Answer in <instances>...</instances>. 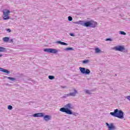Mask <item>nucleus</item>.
Here are the masks:
<instances>
[{
	"label": "nucleus",
	"mask_w": 130,
	"mask_h": 130,
	"mask_svg": "<svg viewBox=\"0 0 130 130\" xmlns=\"http://www.w3.org/2000/svg\"><path fill=\"white\" fill-rule=\"evenodd\" d=\"M74 24H78L82 25V26H84V27H90L91 28H95L97 26V22L94 21L93 20H90L88 21H84L80 20L79 21H76L73 22Z\"/></svg>",
	"instance_id": "obj_1"
},
{
	"label": "nucleus",
	"mask_w": 130,
	"mask_h": 130,
	"mask_svg": "<svg viewBox=\"0 0 130 130\" xmlns=\"http://www.w3.org/2000/svg\"><path fill=\"white\" fill-rule=\"evenodd\" d=\"M112 116H114V117H117L118 118H120V119H123L124 118V113L121 110H118V109H116L114 110L113 112H111L110 113Z\"/></svg>",
	"instance_id": "obj_2"
},
{
	"label": "nucleus",
	"mask_w": 130,
	"mask_h": 130,
	"mask_svg": "<svg viewBox=\"0 0 130 130\" xmlns=\"http://www.w3.org/2000/svg\"><path fill=\"white\" fill-rule=\"evenodd\" d=\"M70 91H72L73 92H70L68 94H64L63 96H62L61 98L62 99H66V98L72 96V97H75L76 95L78 94V90L76 89L75 88H73L72 90H70Z\"/></svg>",
	"instance_id": "obj_3"
},
{
	"label": "nucleus",
	"mask_w": 130,
	"mask_h": 130,
	"mask_svg": "<svg viewBox=\"0 0 130 130\" xmlns=\"http://www.w3.org/2000/svg\"><path fill=\"white\" fill-rule=\"evenodd\" d=\"M113 49L116 51H121L123 52H127V50H125V48L123 46L119 45L114 47Z\"/></svg>",
	"instance_id": "obj_4"
},
{
	"label": "nucleus",
	"mask_w": 130,
	"mask_h": 130,
	"mask_svg": "<svg viewBox=\"0 0 130 130\" xmlns=\"http://www.w3.org/2000/svg\"><path fill=\"white\" fill-rule=\"evenodd\" d=\"M80 71L82 75H90L91 71L88 69H86L85 68L80 67Z\"/></svg>",
	"instance_id": "obj_5"
},
{
	"label": "nucleus",
	"mask_w": 130,
	"mask_h": 130,
	"mask_svg": "<svg viewBox=\"0 0 130 130\" xmlns=\"http://www.w3.org/2000/svg\"><path fill=\"white\" fill-rule=\"evenodd\" d=\"M11 13V11L8 9H5L3 11V19L4 20H9L10 19V16H9V14Z\"/></svg>",
	"instance_id": "obj_6"
},
{
	"label": "nucleus",
	"mask_w": 130,
	"mask_h": 130,
	"mask_svg": "<svg viewBox=\"0 0 130 130\" xmlns=\"http://www.w3.org/2000/svg\"><path fill=\"white\" fill-rule=\"evenodd\" d=\"M44 51L45 52H48V53H57L58 52V50L55 49H52V48H46L44 49Z\"/></svg>",
	"instance_id": "obj_7"
},
{
	"label": "nucleus",
	"mask_w": 130,
	"mask_h": 130,
	"mask_svg": "<svg viewBox=\"0 0 130 130\" xmlns=\"http://www.w3.org/2000/svg\"><path fill=\"white\" fill-rule=\"evenodd\" d=\"M59 110L60 111H61V112H64L65 113H67V114H70L72 113V112L71 111V109L68 108L62 107V108H61Z\"/></svg>",
	"instance_id": "obj_8"
},
{
	"label": "nucleus",
	"mask_w": 130,
	"mask_h": 130,
	"mask_svg": "<svg viewBox=\"0 0 130 130\" xmlns=\"http://www.w3.org/2000/svg\"><path fill=\"white\" fill-rule=\"evenodd\" d=\"M107 126H108L109 130H114L115 129V126L113 125V123H111L110 124L108 122L106 123Z\"/></svg>",
	"instance_id": "obj_9"
},
{
	"label": "nucleus",
	"mask_w": 130,
	"mask_h": 130,
	"mask_svg": "<svg viewBox=\"0 0 130 130\" xmlns=\"http://www.w3.org/2000/svg\"><path fill=\"white\" fill-rule=\"evenodd\" d=\"M34 117H43L44 116V113H38L32 115Z\"/></svg>",
	"instance_id": "obj_10"
},
{
	"label": "nucleus",
	"mask_w": 130,
	"mask_h": 130,
	"mask_svg": "<svg viewBox=\"0 0 130 130\" xmlns=\"http://www.w3.org/2000/svg\"><path fill=\"white\" fill-rule=\"evenodd\" d=\"M44 119L45 120V121H49V120H51V116L50 115H46L44 116Z\"/></svg>",
	"instance_id": "obj_11"
},
{
	"label": "nucleus",
	"mask_w": 130,
	"mask_h": 130,
	"mask_svg": "<svg viewBox=\"0 0 130 130\" xmlns=\"http://www.w3.org/2000/svg\"><path fill=\"white\" fill-rule=\"evenodd\" d=\"M0 72H2L3 73H5L6 74H10V71H8L7 69L0 68Z\"/></svg>",
	"instance_id": "obj_12"
},
{
	"label": "nucleus",
	"mask_w": 130,
	"mask_h": 130,
	"mask_svg": "<svg viewBox=\"0 0 130 130\" xmlns=\"http://www.w3.org/2000/svg\"><path fill=\"white\" fill-rule=\"evenodd\" d=\"M57 44H60L61 45H68V44L67 43L61 42V41H58L55 42Z\"/></svg>",
	"instance_id": "obj_13"
},
{
	"label": "nucleus",
	"mask_w": 130,
	"mask_h": 130,
	"mask_svg": "<svg viewBox=\"0 0 130 130\" xmlns=\"http://www.w3.org/2000/svg\"><path fill=\"white\" fill-rule=\"evenodd\" d=\"M4 78L6 79H8V80H10V81H13V82H14V81H16V78H15L10 77L8 76H5Z\"/></svg>",
	"instance_id": "obj_14"
},
{
	"label": "nucleus",
	"mask_w": 130,
	"mask_h": 130,
	"mask_svg": "<svg viewBox=\"0 0 130 130\" xmlns=\"http://www.w3.org/2000/svg\"><path fill=\"white\" fill-rule=\"evenodd\" d=\"M0 52H7V48L3 47H0Z\"/></svg>",
	"instance_id": "obj_15"
},
{
	"label": "nucleus",
	"mask_w": 130,
	"mask_h": 130,
	"mask_svg": "<svg viewBox=\"0 0 130 130\" xmlns=\"http://www.w3.org/2000/svg\"><path fill=\"white\" fill-rule=\"evenodd\" d=\"M64 50L65 51H71L74 50V48H73L72 47H68V48H66L65 49H64Z\"/></svg>",
	"instance_id": "obj_16"
},
{
	"label": "nucleus",
	"mask_w": 130,
	"mask_h": 130,
	"mask_svg": "<svg viewBox=\"0 0 130 130\" xmlns=\"http://www.w3.org/2000/svg\"><path fill=\"white\" fill-rule=\"evenodd\" d=\"M72 105L71 104H68L67 105H66L65 106V108H68V109H72V107H71Z\"/></svg>",
	"instance_id": "obj_17"
},
{
	"label": "nucleus",
	"mask_w": 130,
	"mask_h": 130,
	"mask_svg": "<svg viewBox=\"0 0 130 130\" xmlns=\"http://www.w3.org/2000/svg\"><path fill=\"white\" fill-rule=\"evenodd\" d=\"M95 53H100L101 52V50L99 49V48H95Z\"/></svg>",
	"instance_id": "obj_18"
},
{
	"label": "nucleus",
	"mask_w": 130,
	"mask_h": 130,
	"mask_svg": "<svg viewBox=\"0 0 130 130\" xmlns=\"http://www.w3.org/2000/svg\"><path fill=\"white\" fill-rule=\"evenodd\" d=\"M10 40V38L9 37H5L3 38V41H4V42H8V41H9Z\"/></svg>",
	"instance_id": "obj_19"
},
{
	"label": "nucleus",
	"mask_w": 130,
	"mask_h": 130,
	"mask_svg": "<svg viewBox=\"0 0 130 130\" xmlns=\"http://www.w3.org/2000/svg\"><path fill=\"white\" fill-rule=\"evenodd\" d=\"M82 62L84 64H86V63H88V62H90V60H89V59H85L83 60Z\"/></svg>",
	"instance_id": "obj_20"
},
{
	"label": "nucleus",
	"mask_w": 130,
	"mask_h": 130,
	"mask_svg": "<svg viewBox=\"0 0 130 130\" xmlns=\"http://www.w3.org/2000/svg\"><path fill=\"white\" fill-rule=\"evenodd\" d=\"M84 91L86 94H89V95H91V94H92V93H91V91L88 89H85Z\"/></svg>",
	"instance_id": "obj_21"
},
{
	"label": "nucleus",
	"mask_w": 130,
	"mask_h": 130,
	"mask_svg": "<svg viewBox=\"0 0 130 130\" xmlns=\"http://www.w3.org/2000/svg\"><path fill=\"white\" fill-rule=\"evenodd\" d=\"M48 78L49 80H54L55 77L54 76L50 75L48 76Z\"/></svg>",
	"instance_id": "obj_22"
},
{
	"label": "nucleus",
	"mask_w": 130,
	"mask_h": 130,
	"mask_svg": "<svg viewBox=\"0 0 130 130\" xmlns=\"http://www.w3.org/2000/svg\"><path fill=\"white\" fill-rule=\"evenodd\" d=\"M71 114H69V115H72V114L73 115H75V116H77V115H78V113L73 112L71 110Z\"/></svg>",
	"instance_id": "obj_23"
},
{
	"label": "nucleus",
	"mask_w": 130,
	"mask_h": 130,
	"mask_svg": "<svg viewBox=\"0 0 130 130\" xmlns=\"http://www.w3.org/2000/svg\"><path fill=\"white\" fill-rule=\"evenodd\" d=\"M119 34H120L121 35H126V33H125V32L123 31H120Z\"/></svg>",
	"instance_id": "obj_24"
},
{
	"label": "nucleus",
	"mask_w": 130,
	"mask_h": 130,
	"mask_svg": "<svg viewBox=\"0 0 130 130\" xmlns=\"http://www.w3.org/2000/svg\"><path fill=\"white\" fill-rule=\"evenodd\" d=\"M8 109H9V110H12V109H13V106L9 105L8 107Z\"/></svg>",
	"instance_id": "obj_25"
},
{
	"label": "nucleus",
	"mask_w": 130,
	"mask_h": 130,
	"mask_svg": "<svg viewBox=\"0 0 130 130\" xmlns=\"http://www.w3.org/2000/svg\"><path fill=\"white\" fill-rule=\"evenodd\" d=\"M68 21H73V17L72 16H69L68 17Z\"/></svg>",
	"instance_id": "obj_26"
},
{
	"label": "nucleus",
	"mask_w": 130,
	"mask_h": 130,
	"mask_svg": "<svg viewBox=\"0 0 130 130\" xmlns=\"http://www.w3.org/2000/svg\"><path fill=\"white\" fill-rule=\"evenodd\" d=\"M6 31H7V32H9V33H11V32H12V30H11V29L10 28L6 29Z\"/></svg>",
	"instance_id": "obj_27"
},
{
	"label": "nucleus",
	"mask_w": 130,
	"mask_h": 130,
	"mask_svg": "<svg viewBox=\"0 0 130 130\" xmlns=\"http://www.w3.org/2000/svg\"><path fill=\"white\" fill-rule=\"evenodd\" d=\"M106 41H112V39L111 38L106 39Z\"/></svg>",
	"instance_id": "obj_28"
},
{
	"label": "nucleus",
	"mask_w": 130,
	"mask_h": 130,
	"mask_svg": "<svg viewBox=\"0 0 130 130\" xmlns=\"http://www.w3.org/2000/svg\"><path fill=\"white\" fill-rule=\"evenodd\" d=\"M125 98L130 101V95L126 96Z\"/></svg>",
	"instance_id": "obj_29"
},
{
	"label": "nucleus",
	"mask_w": 130,
	"mask_h": 130,
	"mask_svg": "<svg viewBox=\"0 0 130 130\" xmlns=\"http://www.w3.org/2000/svg\"><path fill=\"white\" fill-rule=\"evenodd\" d=\"M70 36H72V37H75V34L74 33H70Z\"/></svg>",
	"instance_id": "obj_30"
},
{
	"label": "nucleus",
	"mask_w": 130,
	"mask_h": 130,
	"mask_svg": "<svg viewBox=\"0 0 130 130\" xmlns=\"http://www.w3.org/2000/svg\"><path fill=\"white\" fill-rule=\"evenodd\" d=\"M61 88H62L63 89H66V88H67V86H61Z\"/></svg>",
	"instance_id": "obj_31"
},
{
	"label": "nucleus",
	"mask_w": 130,
	"mask_h": 130,
	"mask_svg": "<svg viewBox=\"0 0 130 130\" xmlns=\"http://www.w3.org/2000/svg\"><path fill=\"white\" fill-rule=\"evenodd\" d=\"M10 42H12L13 43V42H14V40L13 39L10 40Z\"/></svg>",
	"instance_id": "obj_32"
},
{
	"label": "nucleus",
	"mask_w": 130,
	"mask_h": 130,
	"mask_svg": "<svg viewBox=\"0 0 130 130\" xmlns=\"http://www.w3.org/2000/svg\"><path fill=\"white\" fill-rule=\"evenodd\" d=\"M3 56V54H0V57H2Z\"/></svg>",
	"instance_id": "obj_33"
},
{
	"label": "nucleus",
	"mask_w": 130,
	"mask_h": 130,
	"mask_svg": "<svg viewBox=\"0 0 130 130\" xmlns=\"http://www.w3.org/2000/svg\"><path fill=\"white\" fill-rule=\"evenodd\" d=\"M115 76H117V74H115Z\"/></svg>",
	"instance_id": "obj_34"
}]
</instances>
